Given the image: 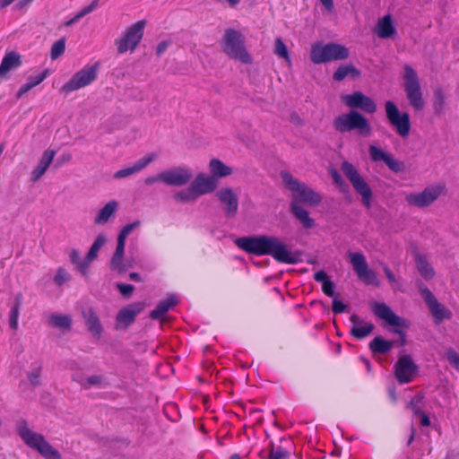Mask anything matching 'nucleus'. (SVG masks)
<instances>
[{
  "label": "nucleus",
  "instance_id": "f257e3e1",
  "mask_svg": "<svg viewBox=\"0 0 459 459\" xmlns=\"http://www.w3.org/2000/svg\"><path fill=\"white\" fill-rule=\"evenodd\" d=\"M236 245L248 254L255 255H271L277 262L295 264L298 259L290 252L286 245L273 236L242 237L236 240Z\"/></svg>",
  "mask_w": 459,
  "mask_h": 459
},
{
  "label": "nucleus",
  "instance_id": "f03ea898",
  "mask_svg": "<svg viewBox=\"0 0 459 459\" xmlns=\"http://www.w3.org/2000/svg\"><path fill=\"white\" fill-rule=\"evenodd\" d=\"M222 51L231 59L250 65L253 62L251 54L247 51L244 35L235 29H226L220 41Z\"/></svg>",
  "mask_w": 459,
  "mask_h": 459
},
{
  "label": "nucleus",
  "instance_id": "7ed1b4c3",
  "mask_svg": "<svg viewBox=\"0 0 459 459\" xmlns=\"http://www.w3.org/2000/svg\"><path fill=\"white\" fill-rule=\"evenodd\" d=\"M333 125L335 130L342 134L356 131L358 134L368 137L372 133L368 120L361 113L353 109L334 117Z\"/></svg>",
  "mask_w": 459,
  "mask_h": 459
},
{
  "label": "nucleus",
  "instance_id": "20e7f679",
  "mask_svg": "<svg viewBox=\"0 0 459 459\" xmlns=\"http://www.w3.org/2000/svg\"><path fill=\"white\" fill-rule=\"evenodd\" d=\"M281 178L284 186L291 192L293 201L309 205H318L322 201L320 194L308 187L306 184L294 178L289 172L282 171Z\"/></svg>",
  "mask_w": 459,
  "mask_h": 459
},
{
  "label": "nucleus",
  "instance_id": "39448f33",
  "mask_svg": "<svg viewBox=\"0 0 459 459\" xmlns=\"http://www.w3.org/2000/svg\"><path fill=\"white\" fill-rule=\"evenodd\" d=\"M18 434L29 447L37 450L45 459H61L60 453L41 434L34 432L25 423L18 428Z\"/></svg>",
  "mask_w": 459,
  "mask_h": 459
},
{
  "label": "nucleus",
  "instance_id": "423d86ee",
  "mask_svg": "<svg viewBox=\"0 0 459 459\" xmlns=\"http://www.w3.org/2000/svg\"><path fill=\"white\" fill-rule=\"evenodd\" d=\"M349 56V49L337 43H314L311 46L310 59L314 64L343 60Z\"/></svg>",
  "mask_w": 459,
  "mask_h": 459
},
{
  "label": "nucleus",
  "instance_id": "0eeeda50",
  "mask_svg": "<svg viewBox=\"0 0 459 459\" xmlns=\"http://www.w3.org/2000/svg\"><path fill=\"white\" fill-rule=\"evenodd\" d=\"M146 22L138 21L130 26L115 39V45L118 54H125L128 51L134 52L143 39Z\"/></svg>",
  "mask_w": 459,
  "mask_h": 459
},
{
  "label": "nucleus",
  "instance_id": "6e6552de",
  "mask_svg": "<svg viewBox=\"0 0 459 459\" xmlns=\"http://www.w3.org/2000/svg\"><path fill=\"white\" fill-rule=\"evenodd\" d=\"M403 69L404 91L407 100L413 109L420 111L425 106L420 80L415 70L411 65H405Z\"/></svg>",
  "mask_w": 459,
  "mask_h": 459
},
{
  "label": "nucleus",
  "instance_id": "1a4fd4ad",
  "mask_svg": "<svg viewBox=\"0 0 459 459\" xmlns=\"http://www.w3.org/2000/svg\"><path fill=\"white\" fill-rule=\"evenodd\" d=\"M446 194L445 184L430 185L419 193H411L405 196V201L411 206L425 208L432 204L439 196Z\"/></svg>",
  "mask_w": 459,
  "mask_h": 459
},
{
  "label": "nucleus",
  "instance_id": "9d476101",
  "mask_svg": "<svg viewBox=\"0 0 459 459\" xmlns=\"http://www.w3.org/2000/svg\"><path fill=\"white\" fill-rule=\"evenodd\" d=\"M385 110L388 122L402 138H407L411 132V119L407 112H400L395 103L387 100Z\"/></svg>",
  "mask_w": 459,
  "mask_h": 459
},
{
  "label": "nucleus",
  "instance_id": "9b49d317",
  "mask_svg": "<svg viewBox=\"0 0 459 459\" xmlns=\"http://www.w3.org/2000/svg\"><path fill=\"white\" fill-rule=\"evenodd\" d=\"M99 64L95 63L92 65L86 66L80 71L76 72L69 81H67L62 87L61 91L65 94L71 93L79 89L84 88L93 82L98 76Z\"/></svg>",
  "mask_w": 459,
  "mask_h": 459
},
{
  "label": "nucleus",
  "instance_id": "f8f14e48",
  "mask_svg": "<svg viewBox=\"0 0 459 459\" xmlns=\"http://www.w3.org/2000/svg\"><path fill=\"white\" fill-rule=\"evenodd\" d=\"M342 170L350 180L354 189L362 196V203L367 208H370L372 190L364 178L359 174L356 168L348 161H343Z\"/></svg>",
  "mask_w": 459,
  "mask_h": 459
},
{
  "label": "nucleus",
  "instance_id": "ddd939ff",
  "mask_svg": "<svg viewBox=\"0 0 459 459\" xmlns=\"http://www.w3.org/2000/svg\"><path fill=\"white\" fill-rule=\"evenodd\" d=\"M348 257L352 264L354 272L360 281L366 284L379 286V281L377 280L376 273L368 267L366 258L362 253L349 252Z\"/></svg>",
  "mask_w": 459,
  "mask_h": 459
},
{
  "label": "nucleus",
  "instance_id": "4468645a",
  "mask_svg": "<svg viewBox=\"0 0 459 459\" xmlns=\"http://www.w3.org/2000/svg\"><path fill=\"white\" fill-rule=\"evenodd\" d=\"M342 101L351 109L359 108L366 113L373 114L377 111V104L368 96L361 91H355L351 94L342 96Z\"/></svg>",
  "mask_w": 459,
  "mask_h": 459
},
{
  "label": "nucleus",
  "instance_id": "2eb2a0df",
  "mask_svg": "<svg viewBox=\"0 0 459 459\" xmlns=\"http://www.w3.org/2000/svg\"><path fill=\"white\" fill-rule=\"evenodd\" d=\"M418 367L410 355H403L394 365V373L400 384H407L417 375Z\"/></svg>",
  "mask_w": 459,
  "mask_h": 459
},
{
  "label": "nucleus",
  "instance_id": "dca6fc26",
  "mask_svg": "<svg viewBox=\"0 0 459 459\" xmlns=\"http://www.w3.org/2000/svg\"><path fill=\"white\" fill-rule=\"evenodd\" d=\"M419 290L429 307L431 314L437 321H442L445 318H450L451 312L439 303L434 294L421 282L418 283Z\"/></svg>",
  "mask_w": 459,
  "mask_h": 459
},
{
  "label": "nucleus",
  "instance_id": "f3484780",
  "mask_svg": "<svg viewBox=\"0 0 459 459\" xmlns=\"http://www.w3.org/2000/svg\"><path fill=\"white\" fill-rule=\"evenodd\" d=\"M163 184L173 186L186 185L193 178L190 169L186 167H175L162 171Z\"/></svg>",
  "mask_w": 459,
  "mask_h": 459
},
{
  "label": "nucleus",
  "instance_id": "a211bd4d",
  "mask_svg": "<svg viewBox=\"0 0 459 459\" xmlns=\"http://www.w3.org/2000/svg\"><path fill=\"white\" fill-rule=\"evenodd\" d=\"M372 161H384L390 170L398 173L404 169V163L394 159L392 154L384 152L380 147L371 144L368 148Z\"/></svg>",
  "mask_w": 459,
  "mask_h": 459
},
{
  "label": "nucleus",
  "instance_id": "6ab92c4d",
  "mask_svg": "<svg viewBox=\"0 0 459 459\" xmlns=\"http://www.w3.org/2000/svg\"><path fill=\"white\" fill-rule=\"evenodd\" d=\"M374 315L385 321V324L392 326H407L404 319L395 315L393 310L384 302H375L372 305Z\"/></svg>",
  "mask_w": 459,
  "mask_h": 459
},
{
  "label": "nucleus",
  "instance_id": "aec40b11",
  "mask_svg": "<svg viewBox=\"0 0 459 459\" xmlns=\"http://www.w3.org/2000/svg\"><path fill=\"white\" fill-rule=\"evenodd\" d=\"M216 196L226 215L228 217L235 216L238 209V198L234 191L230 187H223L217 192Z\"/></svg>",
  "mask_w": 459,
  "mask_h": 459
},
{
  "label": "nucleus",
  "instance_id": "412c9836",
  "mask_svg": "<svg viewBox=\"0 0 459 459\" xmlns=\"http://www.w3.org/2000/svg\"><path fill=\"white\" fill-rule=\"evenodd\" d=\"M143 302H136L122 308L117 315V327L126 329L135 319V316L143 309Z\"/></svg>",
  "mask_w": 459,
  "mask_h": 459
},
{
  "label": "nucleus",
  "instance_id": "4be33fe9",
  "mask_svg": "<svg viewBox=\"0 0 459 459\" xmlns=\"http://www.w3.org/2000/svg\"><path fill=\"white\" fill-rule=\"evenodd\" d=\"M56 153V151L52 149H47L43 152L37 166L30 172L31 182L36 183L42 178L53 162Z\"/></svg>",
  "mask_w": 459,
  "mask_h": 459
},
{
  "label": "nucleus",
  "instance_id": "5701e85b",
  "mask_svg": "<svg viewBox=\"0 0 459 459\" xmlns=\"http://www.w3.org/2000/svg\"><path fill=\"white\" fill-rule=\"evenodd\" d=\"M191 186L199 197L213 192L218 186V181L211 176L200 173L195 177Z\"/></svg>",
  "mask_w": 459,
  "mask_h": 459
},
{
  "label": "nucleus",
  "instance_id": "b1692460",
  "mask_svg": "<svg viewBox=\"0 0 459 459\" xmlns=\"http://www.w3.org/2000/svg\"><path fill=\"white\" fill-rule=\"evenodd\" d=\"M155 153H149L142 159L135 161L133 165L118 169L115 172L114 178H123L129 177L133 174L138 173L145 169L152 161L156 159Z\"/></svg>",
  "mask_w": 459,
  "mask_h": 459
},
{
  "label": "nucleus",
  "instance_id": "393cba45",
  "mask_svg": "<svg viewBox=\"0 0 459 459\" xmlns=\"http://www.w3.org/2000/svg\"><path fill=\"white\" fill-rule=\"evenodd\" d=\"M350 320L352 324L351 334L357 339H363L367 337L374 329V325L372 323H365L358 315H351Z\"/></svg>",
  "mask_w": 459,
  "mask_h": 459
},
{
  "label": "nucleus",
  "instance_id": "a878e982",
  "mask_svg": "<svg viewBox=\"0 0 459 459\" xmlns=\"http://www.w3.org/2000/svg\"><path fill=\"white\" fill-rule=\"evenodd\" d=\"M82 313L88 331L93 337L100 339L102 333V325L96 312L92 307H88Z\"/></svg>",
  "mask_w": 459,
  "mask_h": 459
},
{
  "label": "nucleus",
  "instance_id": "bb28decb",
  "mask_svg": "<svg viewBox=\"0 0 459 459\" xmlns=\"http://www.w3.org/2000/svg\"><path fill=\"white\" fill-rule=\"evenodd\" d=\"M22 65L21 55L15 51L7 52L0 64V78H4L7 74L18 68Z\"/></svg>",
  "mask_w": 459,
  "mask_h": 459
},
{
  "label": "nucleus",
  "instance_id": "cd10ccee",
  "mask_svg": "<svg viewBox=\"0 0 459 459\" xmlns=\"http://www.w3.org/2000/svg\"><path fill=\"white\" fill-rule=\"evenodd\" d=\"M375 32L380 39H388L395 34L396 29L391 14H386L378 20Z\"/></svg>",
  "mask_w": 459,
  "mask_h": 459
},
{
  "label": "nucleus",
  "instance_id": "c85d7f7f",
  "mask_svg": "<svg viewBox=\"0 0 459 459\" xmlns=\"http://www.w3.org/2000/svg\"><path fill=\"white\" fill-rule=\"evenodd\" d=\"M125 246L117 244L110 260V268L118 273H124L131 266L124 262Z\"/></svg>",
  "mask_w": 459,
  "mask_h": 459
},
{
  "label": "nucleus",
  "instance_id": "c756f323",
  "mask_svg": "<svg viewBox=\"0 0 459 459\" xmlns=\"http://www.w3.org/2000/svg\"><path fill=\"white\" fill-rule=\"evenodd\" d=\"M178 303V299L174 295H170L160 301L156 307L151 311L150 317L153 320L161 318L169 310H170Z\"/></svg>",
  "mask_w": 459,
  "mask_h": 459
},
{
  "label": "nucleus",
  "instance_id": "7c9ffc66",
  "mask_svg": "<svg viewBox=\"0 0 459 459\" xmlns=\"http://www.w3.org/2000/svg\"><path fill=\"white\" fill-rule=\"evenodd\" d=\"M118 208V204L115 200L108 201L99 212L95 217L94 222L97 225H103L112 218Z\"/></svg>",
  "mask_w": 459,
  "mask_h": 459
},
{
  "label": "nucleus",
  "instance_id": "2f4dec72",
  "mask_svg": "<svg viewBox=\"0 0 459 459\" xmlns=\"http://www.w3.org/2000/svg\"><path fill=\"white\" fill-rule=\"evenodd\" d=\"M290 210L294 216L300 221L306 229H311L315 226V221L309 217L308 212L300 206L297 202H291Z\"/></svg>",
  "mask_w": 459,
  "mask_h": 459
},
{
  "label": "nucleus",
  "instance_id": "473e14b6",
  "mask_svg": "<svg viewBox=\"0 0 459 459\" xmlns=\"http://www.w3.org/2000/svg\"><path fill=\"white\" fill-rule=\"evenodd\" d=\"M211 177L215 178H224L232 174V168L223 163L219 159H212L209 163Z\"/></svg>",
  "mask_w": 459,
  "mask_h": 459
},
{
  "label": "nucleus",
  "instance_id": "72a5a7b5",
  "mask_svg": "<svg viewBox=\"0 0 459 459\" xmlns=\"http://www.w3.org/2000/svg\"><path fill=\"white\" fill-rule=\"evenodd\" d=\"M415 264L418 272L425 280H430L435 276V271L425 255L416 254Z\"/></svg>",
  "mask_w": 459,
  "mask_h": 459
},
{
  "label": "nucleus",
  "instance_id": "f704fd0d",
  "mask_svg": "<svg viewBox=\"0 0 459 459\" xmlns=\"http://www.w3.org/2000/svg\"><path fill=\"white\" fill-rule=\"evenodd\" d=\"M360 75V72L352 64L340 65L333 74V79L337 82L344 80L347 76L355 79Z\"/></svg>",
  "mask_w": 459,
  "mask_h": 459
},
{
  "label": "nucleus",
  "instance_id": "c9c22d12",
  "mask_svg": "<svg viewBox=\"0 0 459 459\" xmlns=\"http://www.w3.org/2000/svg\"><path fill=\"white\" fill-rule=\"evenodd\" d=\"M394 342L386 341L380 336L375 337L369 343V349L374 353L385 354L391 351Z\"/></svg>",
  "mask_w": 459,
  "mask_h": 459
},
{
  "label": "nucleus",
  "instance_id": "e433bc0d",
  "mask_svg": "<svg viewBox=\"0 0 459 459\" xmlns=\"http://www.w3.org/2000/svg\"><path fill=\"white\" fill-rule=\"evenodd\" d=\"M22 304V294L18 293L14 298V304L11 308L9 322L10 327L16 331L18 328V318L20 314V309Z\"/></svg>",
  "mask_w": 459,
  "mask_h": 459
},
{
  "label": "nucleus",
  "instance_id": "4c0bfd02",
  "mask_svg": "<svg viewBox=\"0 0 459 459\" xmlns=\"http://www.w3.org/2000/svg\"><path fill=\"white\" fill-rule=\"evenodd\" d=\"M69 258L71 263L74 264L82 274H86L91 264L86 256L84 258H81L79 252L73 249L69 253Z\"/></svg>",
  "mask_w": 459,
  "mask_h": 459
},
{
  "label": "nucleus",
  "instance_id": "58836bf2",
  "mask_svg": "<svg viewBox=\"0 0 459 459\" xmlns=\"http://www.w3.org/2000/svg\"><path fill=\"white\" fill-rule=\"evenodd\" d=\"M105 243H106L105 235H103V234L98 235L86 255L90 264L98 257L99 251L104 246Z\"/></svg>",
  "mask_w": 459,
  "mask_h": 459
},
{
  "label": "nucleus",
  "instance_id": "ea45409f",
  "mask_svg": "<svg viewBox=\"0 0 459 459\" xmlns=\"http://www.w3.org/2000/svg\"><path fill=\"white\" fill-rule=\"evenodd\" d=\"M49 324L59 329H70L72 319L66 315H52L48 319Z\"/></svg>",
  "mask_w": 459,
  "mask_h": 459
},
{
  "label": "nucleus",
  "instance_id": "a19ab883",
  "mask_svg": "<svg viewBox=\"0 0 459 459\" xmlns=\"http://www.w3.org/2000/svg\"><path fill=\"white\" fill-rule=\"evenodd\" d=\"M173 198L177 202L188 203V202L194 201L196 198H198V195H196L193 186L190 185L187 188L183 189L179 192H177L173 195Z\"/></svg>",
  "mask_w": 459,
  "mask_h": 459
},
{
  "label": "nucleus",
  "instance_id": "79ce46f5",
  "mask_svg": "<svg viewBox=\"0 0 459 459\" xmlns=\"http://www.w3.org/2000/svg\"><path fill=\"white\" fill-rule=\"evenodd\" d=\"M274 54L279 57L286 60L289 64H291V58L286 44L281 38H276L274 41Z\"/></svg>",
  "mask_w": 459,
  "mask_h": 459
},
{
  "label": "nucleus",
  "instance_id": "37998d69",
  "mask_svg": "<svg viewBox=\"0 0 459 459\" xmlns=\"http://www.w3.org/2000/svg\"><path fill=\"white\" fill-rule=\"evenodd\" d=\"M98 2H99V0H94L93 2H91V4H89L88 6L84 7L83 9H82L78 13H76L74 15V17H73L69 21L65 22V27L72 26L73 24L77 22L80 19H82L85 15H87L90 13H91L92 11H94L97 8V6H98Z\"/></svg>",
  "mask_w": 459,
  "mask_h": 459
},
{
  "label": "nucleus",
  "instance_id": "c03bdc74",
  "mask_svg": "<svg viewBox=\"0 0 459 459\" xmlns=\"http://www.w3.org/2000/svg\"><path fill=\"white\" fill-rule=\"evenodd\" d=\"M141 222L139 221H135L132 223H129L126 226H124L121 230V231L119 232L118 236H117V244H120V245H123V246H126V239L127 238V236L134 230H135L136 228H138L140 226Z\"/></svg>",
  "mask_w": 459,
  "mask_h": 459
},
{
  "label": "nucleus",
  "instance_id": "a18cd8bd",
  "mask_svg": "<svg viewBox=\"0 0 459 459\" xmlns=\"http://www.w3.org/2000/svg\"><path fill=\"white\" fill-rule=\"evenodd\" d=\"M446 104V97L441 88H437L434 91V103L433 108L436 113H441Z\"/></svg>",
  "mask_w": 459,
  "mask_h": 459
},
{
  "label": "nucleus",
  "instance_id": "49530a36",
  "mask_svg": "<svg viewBox=\"0 0 459 459\" xmlns=\"http://www.w3.org/2000/svg\"><path fill=\"white\" fill-rule=\"evenodd\" d=\"M65 50V39L62 38L56 41L52 47L50 51V56L53 60L57 59L60 56L64 54Z\"/></svg>",
  "mask_w": 459,
  "mask_h": 459
},
{
  "label": "nucleus",
  "instance_id": "de8ad7c7",
  "mask_svg": "<svg viewBox=\"0 0 459 459\" xmlns=\"http://www.w3.org/2000/svg\"><path fill=\"white\" fill-rule=\"evenodd\" d=\"M71 280V275L64 267H58L56 269V274L54 276V281L57 286H62L63 284L68 282Z\"/></svg>",
  "mask_w": 459,
  "mask_h": 459
},
{
  "label": "nucleus",
  "instance_id": "09e8293b",
  "mask_svg": "<svg viewBox=\"0 0 459 459\" xmlns=\"http://www.w3.org/2000/svg\"><path fill=\"white\" fill-rule=\"evenodd\" d=\"M79 383L85 389H89L92 386H101L103 384V377L100 375H94L87 377L83 381H79Z\"/></svg>",
  "mask_w": 459,
  "mask_h": 459
},
{
  "label": "nucleus",
  "instance_id": "8fccbe9b",
  "mask_svg": "<svg viewBox=\"0 0 459 459\" xmlns=\"http://www.w3.org/2000/svg\"><path fill=\"white\" fill-rule=\"evenodd\" d=\"M446 358L449 364L459 371V353L455 349L449 348L446 351Z\"/></svg>",
  "mask_w": 459,
  "mask_h": 459
},
{
  "label": "nucleus",
  "instance_id": "3c124183",
  "mask_svg": "<svg viewBox=\"0 0 459 459\" xmlns=\"http://www.w3.org/2000/svg\"><path fill=\"white\" fill-rule=\"evenodd\" d=\"M424 399V395L420 393L414 395L410 402V408L415 415L420 414L423 411L420 408V403Z\"/></svg>",
  "mask_w": 459,
  "mask_h": 459
},
{
  "label": "nucleus",
  "instance_id": "603ef678",
  "mask_svg": "<svg viewBox=\"0 0 459 459\" xmlns=\"http://www.w3.org/2000/svg\"><path fill=\"white\" fill-rule=\"evenodd\" d=\"M48 74V72L46 70L36 76L29 77L27 82H29L34 88L40 84L47 78Z\"/></svg>",
  "mask_w": 459,
  "mask_h": 459
},
{
  "label": "nucleus",
  "instance_id": "864d4df0",
  "mask_svg": "<svg viewBox=\"0 0 459 459\" xmlns=\"http://www.w3.org/2000/svg\"><path fill=\"white\" fill-rule=\"evenodd\" d=\"M117 288L119 290L121 294L128 298L133 293L134 287L132 284L117 283Z\"/></svg>",
  "mask_w": 459,
  "mask_h": 459
},
{
  "label": "nucleus",
  "instance_id": "5fc2aeb1",
  "mask_svg": "<svg viewBox=\"0 0 459 459\" xmlns=\"http://www.w3.org/2000/svg\"><path fill=\"white\" fill-rule=\"evenodd\" d=\"M40 372L41 367H37L29 373L28 377L32 385H37L39 384Z\"/></svg>",
  "mask_w": 459,
  "mask_h": 459
},
{
  "label": "nucleus",
  "instance_id": "6e6d98bb",
  "mask_svg": "<svg viewBox=\"0 0 459 459\" xmlns=\"http://www.w3.org/2000/svg\"><path fill=\"white\" fill-rule=\"evenodd\" d=\"M289 455V453L283 448H277L272 450L269 455V459H284Z\"/></svg>",
  "mask_w": 459,
  "mask_h": 459
},
{
  "label": "nucleus",
  "instance_id": "4d7b16f0",
  "mask_svg": "<svg viewBox=\"0 0 459 459\" xmlns=\"http://www.w3.org/2000/svg\"><path fill=\"white\" fill-rule=\"evenodd\" d=\"M345 308L346 305L342 301L335 298L333 299L332 309L334 314H341L344 312Z\"/></svg>",
  "mask_w": 459,
  "mask_h": 459
},
{
  "label": "nucleus",
  "instance_id": "13d9d810",
  "mask_svg": "<svg viewBox=\"0 0 459 459\" xmlns=\"http://www.w3.org/2000/svg\"><path fill=\"white\" fill-rule=\"evenodd\" d=\"M323 292L328 297L334 296V284L329 280L322 285Z\"/></svg>",
  "mask_w": 459,
  "mask_h": 459
},
{
  "label": "nucleus",
  "instance_id": "bf43d9fd",
  "mask_svg": "<svg viewBox=\"0 0 459 459\" xmlns=\"http://www.w3.org/2000/svg\"><path fill=\"white\" fill-rule=\"evenodd\" d=\"M162 171L157 175H153V176H150V177H147L145 179H144V184L146 186H152L155 183H158V182H160V183H163V178H162Z\"/></svg>",
  "mask_w": 459,
  "mask_h": 459
},
{
  "label": "nucleus",
  "instance_id": "052dcab7",
  "mask_svg": "<svg viewBox=\"0 0 459 459\" xmlns=\"http://www.w3.org/2000/svg\"><path fill=\"white\" fill-rule=\"evenodd\" d=\"M383 270L385 272V274L389 281V283L391 284L392 288L393 289H395V284H396V278L394 276V274L393 273V272L389 269L388 266L385 265L383 267Z\"/></svg>",
  "mask_w": 459,
  "mask_h": 459
},
{
  "label": "nucleus",
  "instance_id": "680f3d73",
  "mask_svg": "<svg viewBox=\"0 0 459 459\" xmlns=\"http://www.w3.org/2000/svg\"><path fill=\"white\" fill-rule=\"evenodd\" d=\"M32 88L33 87L29 82H26L24 84H22L20 87V89L16 92V98L21 99L24 94L29 92Z\"/></svg>",
  "mask_w": 459,
  "mask_h": 459
},
{
  "label": "nucleus",
  "instance_id": "e2e57ef3",
  "mask_svg": "<svg viewBox=\"0 0 459 459\" xmlns=\"http://www.w3.org/2000/svg\"><path fill=\"white\" fill-rule=\"evenodd\" d=\"M314 279H315L316 281L321 282L322 285L324 284V282L329 281L328 275L326 274V273L325 271H322V270L316 272L314 274Z\"/></svg>",
  "mask_w": 459,
  "mask_h": 459
},
{
  "label": "nucleus",
  "instance_id": "0e129e2a",
  "mask_svg": "<svg viewBox=\"0 0 459 459\" xmlns=\"http://www.w3.org/2000/svg\"><path fill=\"white\" fill-rule=\"evenodd\" d=\"M331 176H332V178L333 180V182L339 186L340 187H342V186H344V181L342 178V176L340 175V173L335 170V169H333L331 171Z\"/></svg>",
  "mask_w": 459,
  "mask_h": 459
},
{
  "label": "nucleus",
  "instance_id": "69168bd1",
  "mask_svg": "<svg viewBox=\"0 0 459 459\" xmlns=\"http://www.w3.org/2000/svg\"><path fill=\"white\" fill-rule=\"evenodd\" d=\"M169 43L167 41L160 42L156 48V54L158 56L162 55L168 48Z\"/></svg>",
  "mask_w": 459,
  "mask_h": 459
},
{
  "label": "nucleus",
  "instance_id": "338daca9",
  "mask_svg": "<svg viewBox=\"0 0 459 459\" xmlns=\"http://www.w3.org/2000/svg\"><path fill=\"white\" fill-rule=\"evenodd\" d=\"M421 418L420 423L422 426L429 427L430 426V420L428 416V414L424 411H422L420 414H419Z\"/></svg>",
  "mask_w": 459,
  "mask_h": 459
},
{
  "label": "nucleus",
  "instance_id": "774afa93",
  "mask_svg": "<svg viewBox=\"0 0 459 459\" xmlns=\"http://www.w3.org/2000/svg\"><path fill=\"white\" fill-rule=\"evenodd\" d=\"M322 5L328 11L332 12L333 9V0H320Z\"/></svg>",
  "mask_w": 459,
  "mask_h": 459
}]
</instances>
